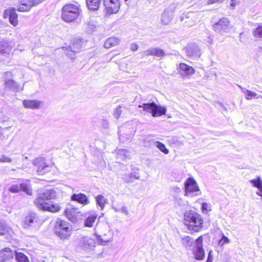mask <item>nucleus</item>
Here are the masks:
<instances>
[{"label":"nucleus","mask_w":262,"mask_h":262,"mask_svg":"<svg viewBox=\"0 0 262 262\" xmlns=\"http://www.w3.org/2000/svg\"><path fill=\"white\" fill-rule=\"evenodd\" d=\"M231 3L230 4V5L231 6H235L236 4V0H231Z\"/></svg>","instance_id":"a18cd8bd"},{"label":"nucleus","mask_w":262,"mask_h":262,"mask_svg":"<svg viewBox=\"0 0 262 262\" xmlns=\"http://www.w3.org/2000/svg\"><path fill=\"white\" fill-rule=\"evenodd\" d=\"M138 48H139V46L137 45V43H133L131 45L130 49L132 50V51H134V52L138 50Z\"/></svg>","instance_id":"ea45409f"},{"label":"nucleus","mask_w":262,"mask_h":262,"mask_svg":"<svg viewBox=\"0 0 262 262\" xmlns=\"http://www.w3.org/2000/svg\"><path fill=\"white\" fill-rule=\"evenodd\" d=\"M82 45V43L81 41L77 39L71 41L69 46L63 47V49L67 52L71 51L76 53L81 51Z\"/></svg>","instance_id":"6ab92c4d"},{"label":"nucleus","mask_w":262,"mask_h":262,"mask_svg":"<svg viewBox=\"0 0 262 262\" xmlns=\"http://www.w3.org/2000/svg\"><path fill=\"white\" fill-rule=\"evenodd\" d=\"M120 42V40L119 38L115 36H112L106 39L104 43V47L106 49H110L116 46Z\"/></svg>","instance_id":"412c9836"},{"label":"nucleus","mask_w":262,"mask_h":262,"mask_svg":"<svg viewBox=\"0 0 262 262\" xmlns=\"http://www.w3.org/2000/svg\"><path fill=\"white\" fill-rule=\"evenodd\" d=\"M183 223L188 230L192 233L200 232L203 228L205 223L202 215L192 210L184 213Z\"/></svg>","instance_id":"f03ea898"},{"label":"nucleus","mask_w":262,"mask_h":262,"mask_svg":"<svg viewBox=\"0 0 262 262\" xmlns=\"http://www.w3.org/2000/svg\"><path fill=\"white\" fill-rule=\"evenodd\" d=\"M3 17L5 19L8 18L10 24L14 27L17 26L18 24V15L15 8L6 9L4 12Z\"/></svg>","instance_id":"9d476101"},{"label":"nucleus","mask_w":262,"mask_h":262,"mask_svg":"<svg viewBox=\"0 0 262 262\" xmlns=\"http://www.w3.org/2000/svg\"><path fill=\"white\" fill-rule=\"evenodd\" d=\"M156 146L158 149L164 154L167 155L169 153V150L166 147L165 144L163 143L160 141H157Z\"/></svg>","instance_id":"473e14b6"},{"label":"nucleus","mask_w":262,"mask_h":262,"mask_svg":"<svg viewBox=\"0 0 262 262\" xmlns=\"http://www.w3.org/2000/svg\"><path fill=\"white\" fill-rule=\"evenodd\" d=\"M53 231L54 234L62 240H68L70 238L73 232L72 225L68 221L58 218L55 221Z\"/></svg>","instance_id":"7ed1b4c3"},{"label":"nucleus","mask_w":262,"mask_h":262,"mask_svg":"<svg viewBox=\"0 0 262 262\" xmlns=\"http://www.w3.org/2000/svg\"><path fill=\"white\" fill-rule=\"evenodd\" d=\"M212 251L210 250V251L209 252V253H208V257H207L206 262H212L213 257H212Z\"/></svg>","instance_id":"a19ab883"},{"label":"nucleus","mask_w":262,"mask_h":262,"mask_svg":"<svg viewBox=\"0 0 262 262\" xmlns=\"http://www.w3.org/2000/svg\"><path fill=\"white\" fill-rule=\"evenodd\" d=\"M44 0H20V4L17 8L19 12H28L33 7L37 6L42 3Z\"/></svg>","instance_id":"1a4fd4ad"},{"label":"nucleus","mask_w":262,"mask_h":262,"mask_svg":"<svg viewBox=\"0 0 262 262\" xmlns=\"http://www.w3.org/2000/svg\"><path fill=\"white\" fill-rule=\"evenodd\" d=\"M125 1H127V0H125Z\"/></svg>","instance_id":"de8ad7c7"},{"label":"nucleus","mask_w":262,"mask_h":262,"mask_svg":"<svg viewBox=\"0 0 262 262\" xmlns=\"http://www.w3.org/2000/svg\"><path fill=\"white\" fill-rule=\"evenodd\" d=\"M12 161V159L10 158L7 157L5 156H3L2 158H0V162L5 163V162H11Z\"/></svg>","instance_id":"58836bf2"},{"label":"nucleus","mask_w":262,"mask_h":262,"mask_svg":"<svg viewBox=\"0 0 262 262\" xmlns=\"http://www.w3.org/2000/svg\"><path fill=\"white\" fill-rule=\"evenodd\" d=\"M64 215L72 222L78 221L82 216V213L79 209L73 206L67 207L64 210Z\"/></svg>","instance_id":"0eeeda50"},{"label":"nucleus","mask_w":262,"mask_h":262,"mask_svg":"<svg viewBox=\"0 0 262 262\" xmlns=\"http://www.w3.org/2000/svg\"><path fill=\"white\" fill-rule=\"evenodd\" d=\"M221 0H208L207 4L208 5L213 4L214 3L220 2Z\"/></svg>","instance_id":"c03bdc74"},{"label":"nucleus","mask_w":262,"mask_h":262,"mask_svg":"<svg viewBox=\"0 0 262 262\" xmlns=\"http://www.w3.org/2000/svg\"><path fill=\"white\" fill-rule=\"evenodd\" d=\"M15 258L17 262H30L29 257L23 252H15Z\"/></svg>","instance_id":"cd10ccee"},{"label":"nucleus","mask_w":262,"mask_h":262,"mask_svg":"<svg viewBox=\"0 0 262 262\" xmlns=\"http://www.w3.org/2000/svg\"><path fill=\"white\" fill-rule=\"evenodd\" d=\"M95 236L100 244L105 245L112 240L113 233L111 230L106 229L104 231L103 234L95 233Z\"/></svg>","instance_id":"ddd939ff"},{"label":"nucleus","mask_w":262,"mask_h":262,"mask_svg":"<svg viewBox=\"0 0 262 262\" xmlns=\"http://www.w3.org/2000/svg\"><path fill=\"white\" fill-rule=\"evenodd\" d=\"M20 189L28 194L30 195L32 194V189L30 184L27 183H22L20 184Z\"/></svg>","instance_id":"c756f323"},{"label":"nucleus","mask_w":262,"mask_h":262,"mask_svg":"<svg viewBox=\"0 0 262 262\" xmlns=\"http://www.w3.org/2000/svg\"><path fill=\"white\" fill-rule=\"evenodd\" d=\"M97 242L95 238L90 237H84L81 241V247L85 251L93 250L96 247Z\"/></svg>","instance_id":"4468645a"},{"label":"nucleus","mask_w":262,"mask_h":262,"mask_svg":"<svg viewBox=\"0 0 262 262\" xmlns=\"http://www.w3.org/2000/svg\"><path fill=\"white\" fill-rule=\"evenodd\" d=\"M231 28L230 19L226 17L220 18L212 25V29L216 33L223 35L228 33Z\"/></svg>","instance_id":"39448f33"},{"label":"nucleus","mask_w":262,"mask_h":262,"mask_svg":"<svg viewBox=\"0 0 262 262\" xmlns=\"http://www.w3.org/2000/svg\"><path fill=\"white\" fill-rule=\"evenodd\" d=\"M208 209V205L206 203H203L202 204V210L203 211L205 210H207Z\"/></svg>","instance_id":"37998d69"},{"label":"nucleus","mask_w":262,"mask_h":262,"mask_svg":"<svg viewBox=\"0 0 262 262\" xmlns=\"http://www.w3.org/2000/svg\"><path fill=\"white\" fill-rule=\"evenodd\" d=\"M166 113V108L165 107L156 104L151 115L153 117H158L165 115Z\"/></svg>","instance_id":"b1692460"},{"label":"nucleus","mask_w":262,"mask_h":262,"mask_svg":"<svg viewBox=\"0 0 262 262\" xmlns=\"http://www.w3.org/2000/svg\"><path fill=\"white\" fill-rule=\"evenodd\" d=\"M185 238H187L188 239H191V237L190 236H186Z\"/></svg>","instance_id":"49530a36"},{"label":"nucleus","mask_w":262,"mask_h":262,"mask_svg":"<svg viewBox=\"0 0 262 262\" xmlns=\"http://www.w3.org/2000/svg\"><path fill=\"white\" fill-rule=\"evenodd\" d=\"M145 53L147 56H155L158 57H163L165 55V52L159 48L148 49L145 51Z\"/></svg>","instance_id":"4be33fe9"},{"label":"nucleus","mask_w":262,"mask_h":262,"mask_svg":"<svg viewBox=\"0 0 262 262\" xmlns=\"http://www.w3.org/2000/svg\"><path fill=\"white\" fill-rule=\"evenodd\" d=\"M203 235H201L195 240V247H203Z\"/></svg>","instance_id":"c9c22d12"},{"label":"nucleus","mask_w":262,"mask_h":262,"mask_svg":"<svg viewBox=\"0 0 262 262\" xmlns=\"http://www.w3.org/2000/svg\"><path fill=\"white\" fill-rule=\"evenodd\" d=\"M97 218L98 214L97 213H94L89 215L85 220V226L87 227H92Z\"/></svg>","instance_id":"a878e982"},{"label":"nucleus","mask_w":262,"mask_h":262,"mask_svg":"<svg viewBox=\"0 0 262 262\" xmlns=\"http://www.w3.org/2000/svg\"><path fill=\"white\" fill-rule=\"evenodd\" d=\"M178 70L184 77H189L195 73L193 67L184 62L180 63Z\"/></svg>","instance_id":"f8f14e48"},{"label":"nucleus","mask_w":262,"mask_h":262,"mask_svg":"<svg viewBox=\"0 0 262 262\" xmlns=\"http://www.w3.org/2000/svg\"><path fill=\"white\" fill-rule=\"evenodd\" d=\"M56 198V192L54 189L41 188L38 190L34 204L40 210L51 213H56L60 210L58 203L51 200Z\"/></svg>","instance_id":"f257e3e1"},{"label":"nucleus","mask_w":262,"mask_h":262,"mask_svg":"<svg viewBox=\"0 0 262 262\" xmlns=\"http://www.w3.org/2000/svg\"><path fill=\"white\" fill-rule=\"evenodd\" d=\"M2 228H0V234L4 235L8 232L7 228L4 226H2Z\"/></svg>","instance_id":"79ce46f5"},{"label":"nucleus","mask_w":262,"mask_h":262,"mask_svg":"<svg viewBox=\"0 0 262 262\" xmlns=\"http://www.w3.org/2000/svg\"><path fill=\"white\" fill-rule=\"evenodd\" d=\"M5 76L4 85L6 89L17 90L18 85L16 81L12 79H9L8 77L12 76L11 72H6L4 74Z\"/></svg>","instance_id":"dca6fc26"},{"label":"nucleus","mask_w":262,"mask_h":262,"mask_svg":"<svg viewBox=\"0 0 262 262\" xmlns=\"http://www.w3.org/2000/svg\"><path fill=\"white\" fill-rule=\"evenodd\" d=\"M81 13V9L79 5L67 3L61 9V17L63 21L72 23L76 20Z\"/></svg>","instance_id":"20e7f679"},{"label":"nucleus","mask_w":262,"mask_h":262,"mask_svg":"<svg viewBox=\"0 0 262 262\" xmlns=\"http://www.w3.org/2000/svg\"><path fill=\"white\" fill-rule=\"evenodd\" d=\"M253 186L257 188L260 191H262V181L259 176L257 177L256 179H252L250 181Z\"/></svg>","instance_id":"c85d7f7f"},{"label":"nucleus","mask_w":262,"mask_h":262,"mask_svg":"<svg viewBox=\"0 0 262 262\" xmlns=\"http://www.w3.org/2000/svg\"><path fill=\"white\" fill-rule=\"evenodd\" d=\"M14 254L9 248H5L0 251V262H7L12 259Z\"/></svg>","instance_id":"f3484780"},{"label":"nucleus","mask_w":262,"mask_h":262,"mask_svg":"<svg viewBox=\"0 0 262 262\" xmlns=\"http://www.w3.org/2000/svg\"><path fill=\"white\" fill-rule=\"evenodd\" d=\"M155 102L143 103V105H139V108H143L144 111L152 115L153 110L155 107Z\"/></svg>","instance_id":"bb28decb"},{"label":"nucleus","mask_w":262,"mask_h":262,"mask_svg":"<svg viewBox=\"0 0 262 262\" xmlns=\"http://www.w3.org/2000/svg\"><path fill=\"white\" fill-rule=\"evenodd\" d=\"M96 199L97 204L103 209L106 204V199L102 195H97Z\"/></svg>","instance_id":"2f4dec72"},{"label":"nucleus","mask_w":262,"mask_h":262,"mask_svg":"<svg viewBox=\"0 0 262 262\" xmlns=\"http://www.w3.org/2000/svg\"><path fill=\"white\" fill-rule=\"evenodd\" d=\"M20 185L14 184L9 188V190L13 193H17L20 191Z\"/></svg>","instance_id":"f704fd0d"},{"label":"nucleus","mask_w":262,"mask_h":262,"mask_svg":"<svg viewBox=\"0 0 262 262\" xmlns=\"http://www.w3.org/2000/svg\"><path fill=\"white\" fill-rule=\"evenodd\" d=\"M244 93L246 96V99L247 100L251 99L256 96V93L248 90H246L245 91H244Z\"/></svg>","instance_id":"72a5a7b5"},{"label":"nucleus","mask_w":262,"mask_h":262,"mask_svg":"<svg viewBox=\"0 0 262 262\" xmlns=\"http://www.w3.org/2000/svg\"><path fill=\"white\" fill-rule=\"evenodd\" d=\"M103 5L107 13L115 14L120 8L121 2L120 0H103Z\"/></svg>","instance_id":"6e6552de"},{"label":"nucleus","mask_w":262,"mask_h":262,"mask_svg":"<svg viewBox=\"0 0 262 262\" xmlns=\"http://www.w3.org/2000/svg\"><path fill=\"white\" fill-rule=\"evenodd\" d=\"M88 8L90 10H97L101 4V0H86Z\"/></svg>","instance_id":"393cba45"},{"label":"nucleus","mask_w":262,"mask_h":262,"mask_svg":"<svg viewBox=\"0 0 262 262\" xmlns=\"http://www.w3.org/2000/svg\"><path fill=\"white\" fill-rule=\"evenodd\" d=\"M23 104L26 108L37 109L40 107L41 102L35 99H25L23 100Z\"/></svg>","instance_id":"aec40b11"},{"label":"nucleus","mask_w":262,"mask_h":262,"mask_svg":"<svg viewBox=\"0 0 262 262\" xmlns=\"http://www.w3.org/2000/svg\"><path fill=\"white\" fill-rule=\"evenodd\" d=\"M193 253L196 260H201L204 258L205 251L203 247H195L193 249Z\"/></svg>","instance_id":"5701e85b"},{"label":"nucleus","mask_w":262,"mask_h":262,"mask_svg":"<svg viewBox=\"0 0 262 262\" xmlns=\"http://www.w3.org/2000/svg\"><path fill=\"white\" fill-rule=\"evenodd\" d=\"M73 201L76 202L83 206H86L90 204V201L89 197L84 193H79L73 194L71 198Z\"/></svg>","instance_id":"2eb2a0df"},{"label":"nucleus","mask_w":262,"mask_h":262,"mask_svg":"<svg viewBox=\"0 0 262 262\" xmlns=\"http://www.w3.org/2000/svg\"><path fill=\"white\" fill-rule=\"evenodd\" d=\"M252 34L256 38H262V24H259L253 31Z\"/></svg>","instance_id":"7c9ffc66"},{"label":"nucleus","mask_w":262,"mask_h":262,"mask_svg":"<svg viewBox=\"0 0 262 262\" xmlns=\"http://www.w3.org/2000/svg\"><path fill=\"white\" fill-rule=\"evenodd\" d=\"M185 195L198 192L200 189L195 180L192 178H188L185 183Z\"/></svg>","instance_id":"9b49d317"},{"label":"nucleus","mask_w":262,"mask_h":262,"mask_svg":"<svg viewBox=\"0 0 262 262\" xmlns=\"http://www.w3.org/2000/svg\"><path fill=\"white\" fill-rule=\"evenodd\" d=\"M121 107H122L121 106H120V105L118 106L116 108V109L114 112V115L117 119H118L121 115V113H122Z\"/></svg>","instance_id":"e433bc0d"},{"label":"nucleus","mask_w":262,"mask_h":262,"mask_svg":"<svg viewBox=\"0 0 262 262\" xmlns=\"http://www.w3.org/2000/svg\"><path fill=\"white\" fill-rule=\"evenodd\" d=\"M33 165L38 173L43 175L51 170L52 166L43 158H37L33 161Z\"/></svg>","instance_id":"423d86ee"},{"label":"nucleus","mask_w":262,"mask_h":262,"mask_svg":"<svg viewBox=\"0 0 262 262\" xmlns=\"http://www.w3.org/2000/svg\"><path fill=\"white\" fill-rule=\"evenodd\" d=\"M229 242V240L227 237L225 235H223L222 238L219 241V244L220 245L223 246L225 244L228 243Z\"/></svg>","instance_id":"4c0bfd02"},{"label":"nucleus","mask_w":262,"mask_h":262,"mask_svg":"<svg viewBox=\"0 0 262 262\" xmlns=\"http://www.w3.org/2000/svg\"><path fill=\"white\" fill-rule=\"evenodd\" d=\"M38 221V216L36 213L31 212L27 215L23 221V225L25 228L33 226Z\"/></svg>","instance_id":"a211bd4d"}]
</instances>
